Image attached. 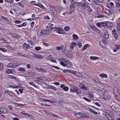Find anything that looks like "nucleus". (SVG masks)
I'll return each instance as SVG.
<instances>
[{"label":"nucleus","instance_id":"f257e3e1","mask_svg":"<svg viewBox=\"0 0 120 120\" xmlns=\"http://www.w3.org/2000/svg\"><path fill=\"white\" fill-rule=\"evenodd\" d=\"M53 26V25L51 23H49L48 24V27L50 28V29H45L42 31L40 33H38V35L42 37H44V35H45L51 33V30L52 29H56V27H52Z\"/></svg>","mask_w":120,"mask_h":120},{"label":"nucleus","instance_id":"f03ea898","mask_svg":"<svg viewBox=\"0 0 120 120\" xmlns=\"http://www.w3.org/2000/svg\"><path fill=\"white\" fill-rule=\"evenodd\" d=\"M96 25L98 27L101 28L106 26V24L105 22H98L96 23Z\"/></svg>","mask_w":120,"mask_h":120},{"label":"nucleus","instance_id":"7ed1b4c3","mask_svg":"<svg viewBox=\"0 0 120 120\" xmlns=\"http://www.w3.org/2000/svg\"><path fill=\"white\" fill-rule=\"evenodd\" d=\"M75 116L78 118L86 117V115L81 113L76 112L75 113Z\"/></svg>","mask_w":120,"mask_h":120},{"label":"nucleus","instance_id":"20e7f679","mask_svg":"<svg viewBox=\"0 0 120 120\" xmlns=\"http://www.w3.org/2000/svg\"><path fill=\"white\" fill-rule=\"evenodd\" d=\"M73 88L74 89L75 92L76 93L79 94L81 93V90L80 89L78 88L77 86L75 85H73Z\"/></svg>","mask_w":120,"mask_h":120},{"label":"nucleus","instance_id":"39448f33","mask_svg":"<svg viewBox=\"0 0 120 120\" xmlns=\"http://www.w3.org/2000/svg\"><path fill=\"white\" fill-rule=\"evenodd\" d=\"M56 29L57 30V32L58 33L63 34H65L66 33L65 32L62 28L56 27Z\"/></svg>","mask_w":120,"mask_h":120},{"label":"nucleus","instance_id":"423d86ee","mask_svg":"<svg viewBox=\"0 0 120 120\" xmlns=\"http://www.w3.org/2000/svg\"><path fill=\"white\" fill-rule=\"evenodd\" d=\"M105 38H103L102 40L100 41V44L101 46L104 48H105L106 46V42L105 40Z\"/></svg>","mask_w":120,"mask_h":120},{"label":"nucleus","instance_id":"0eeeda50","mask_svg":"<svg viewBox=\"0 0 120 120\" xmlns=\"http://www.w3.org/2000/svg\"><path fill=\"white\" fill-rule=\"evenodd\" d=\"M7 112V110L5 108L1 107L0 108V112L2 113H6Z\"/></svg>","mask_w":120,"mask_h":120},{"label":"nucleus","instance_id":"6e6552de","mask_svg":"<svg viewBox=\"0 0 120 120\" xmlns=\"http://www.w3.org/2000/svg\"><path fill=\"white\" fill-rule=\"evenodd\" d=\"M120 92L119 89L117 87H115L113 88V92L114 94H119Z\"/></svg>","mask_w":120,"mask_h":120},{"label":"nucleus","instance_id":"1a4fd4ad","mask_svg":"<svg viewBox=\"0 0 120 120\" xmlns=\"http://www.w3.org/2000/svg\"><path fill=\"white\" fill-rule=\"evenodd\" d=\"M71 12L68 13V12L66 11L63 13H61L60 14V16L62 17H64L68 16L69 14Z\"/></svg>","mask_w":120,"mask_h":120},{"label":"nucleus","instance_id":"9d476101","mask_svg":"<svg viewBox=\"0 0 120 120\" xmlns=\"http://www.w3.org/2000/svg\"><path fill=\"white\" fill-rule=\"evenodd\" d=\"M77 43H76V42H74L71 43L70 46V49L71 50H73L74 47H75L76 45H77Z\"/></svg>","mask_w":120,"mask_h":120},{"label":"nucleus","instance_id":"9b49d317","mask_svg":"<svg viewBox=\"0 0 120 120\" xmlns=\"http://www.w3.org/2000/svg\"><path fill=\"white\" fill-rule=\"evenodd\" d=\"M117 27V31L119 33H120V22H117L116 23Z\"/></svg>","mask_w":120,"mask_h":120},{"label":"nucleus","instance_id":"f8f14e48","mask_svg":"<svg viewBox=\"0 0 120 120\" xmlns=\"http://www.w3.org/2000/svg\"><path fill=\"white\" fill-rule=\"evenodd\" d=\"M70 11L71 12H72L75 10V8L74 5L73 4L71 5L69 8Z\"/></svg>","mask_w":120,"mask_h":120},{"label":"nucleus","instance_id":"ddd939ff","mask_svg":"<svg viewBox=\"0 0 120 120\" xmlns=\"http://www.w3.org/2000/svg\"><path fill=\"white\" fill-rule=\"evenodd\" d=\"M29 45L26 43H24L23 45V48L25 50H27L29 48Z\"/></svg>","mask_w":120,"mask_h":120},{"label":"nucleus","instance_id":"4468645a","mask_svg":"<svg viewBox=\"0 0 120 120\" xmlns=\"http://www.w3.org/2000/svg\"><path fill=\"white\" fill-rule=\"evenodd\" d=\"M7 72L8 74L13 73L15 72V70L13 69H8L7 70Z\"/></svg>","mask_w":120,"mask_h":120},{"label":"nucleus","instance_id":"2eb2a0df","mask_svg":"<svg viewBox=\"0 0 120 120\" xmlns=\"http://www.w3.org/2000/svg\"><path fill=\"white\" fill-rule=\"evenodd\" d=\"M79 86L80 88L82 90H86L87 89V87H85V85L83 84H80L79 85Z\"/></svg>","mask_w":120,"mask_h":120},{"label":"nucleus","instance_id":"dca6fc26","mask_svg":"<svg viewBox=\"0 0 120 120\" xmlns=\"http://www.w3.org/2000/svg\"><path fill=\"white\" fill-rule=\"evenodd\" d=\"M105 13L109 15H111L112 14V13L110 10L107 9H105Z\"/></svg>","mask_w":120,"mask_h":120},{"label":"nucleus","instance_id":"f3484780","mask_svg":"<svg viewBox=\"0 0 120 120\" xmlns=\"http://www.w3.org/2000/svg\"><path fill=\"white\" fill-rule=\"evenodd\" d=\"M60 64L61 65H62L64 67H67V66L68 67L69 65H68V64H69L70 66L71 65L70 64H69L68 63H67H67H66V64H65L64 62L62 61L60 62Z\"/></svg>","mask_w":120,"mask_h":120},{"label":"nucleus","instance_id":"a211bd4d","mask_svg":"<svg viewBox=\"0 0 120 120\" xmlns=\"http://www.w3.org/2000/svg\"><path fill=\"white\" fill-rule=\"evenodd\" d=\"M112 33L114 38H117L119 36L117 34L115 30H113L112 31Z\"/></svg>","mask_w":120,"mask_h":120},{"label":"nucleus","instance_id":"6ab92c4d","mask_svg":"<svg viewBox=\"0 0 120 120\" xmlns=\"http://www.w3.org/2000/svg\"><path fill=\"white\" fill-rule=\"evenodd\" d=\"M103 98L107 100H109L111 98V97L110 96L107 95H104L103 96Z\"/></svg>","mask_w":120,"mask_h":120},{"label":"nucleus","instance_id":"aec40b11","mask_svg":"<svg viewBox=\"0 0 120 120\" xmlns=\"http://www.w3.org/2000/svg\"><path fill=\"white\" fill-rule=\"evenodd\" d=\"M106 24V25L108 27H109H109H111L113 26L112 24L110 22H108Z\"/></svg>","mask_w":120,"mask_h":120},{"label":"nucleus","instance_id":"412c9836","mask_svg":"<svg viewBox=\"0 0 120 120\" xmlns=\"http://www.w3.org/2000/svg\"><path fill=\"white\" fill-rule=\"evenodd\" d=\"M116 3V7L118 8H120V0L117 1Z\"/></svg>","mask_w":120,"mask_h":120},{"label":"nucleus","instance_id":"4be33fe9","mask_svg":"<svg viewBox=\"0 0 120 120\" xmlns=\"http://www.w3.org/2000/svg\"><path fill=\"white\" fill-rule=\"evenodd\" d=\"M82 6V8L83 9H85L86 8V9L88 7L89 5L87 3H85L83 4Z\"/></svg>","mask_w":120,"mask_h":120},{"label":"nucleus","instance_id":"5701e85b","mask_svg":"<svg viewBox=\"0 0 120 120\" xmlns=\"http://www.w3.org/2000/svg\"><path fill=\"white\" fill-rule=\"evenodd\" d=\"M104 38H109V34L108 32H105L103 35Z\"/></svg>","mask_w":120,"mask_h":120},{"label":"nucleus","instance_id":"b1692460","mask_svg":"<svg viewBox=\"0 0 120 120\" xmlns=\"http://www.w3.org/2000/svg\"><path fill=\"white\" fill-rule=\"evenodd\" d=\"M99 76L103 78H106L108 77L107 75L105 74H101Z\"/></svg>","mask_w":120,"mask_h":120},{"label":"nucleus","instance_id":"393cba45","mask_svg":"<svg viewBox=\"0 0 120 120\" xmlns=\"http://www.w3.org/2000/svg\"><path fill=\"white\" fill-rule=\"evenodd\" d=\"M90 58L91 60H98L99 58L98 57L93 56H91Z\"/></svg>","mask_w":120,"mask_h":120},{"label":"nucleus","instance_id":"a878e982","mask_svg":"<svg viewBox=\"0 0 120 120\" xmlns=\"http://www.w3.org/2000/svg\"><path fill=\"white\" fill-rule=\"evenodd\" d=\"M7 92L8 94L10 96L12 97H14V95L13 94V93H12L11 91H7Z\"/></svg>","mask_w":120,"mask_h":120},{"label":"nucleus","instance_id":"bb28decb","mask_svg":"<svg viewBox=\"0 0 120 120\" xmlns=\"http://www.w3.org/2000/svg\"><path fill=\"white\" fill-rule=\"evenodd\" d=\"M89 110L91 111L92 112H93L95 114H97L98 113L96 112V111L90 108H89Z\"/></svg>","mask_w":120,"mask_h":120},{"label":"nucleus","instance_id":"cd10ccee","mask_svg":"<svg viewBox=\"0 0 120 120\" xmlns=\"http://www.w3.org/2000/svg\"><path fill=\"white\" fill-rule=\"evenodd\" d=\"M30 84L33 86H34V87L36 88H38V86L36 85H35L33 82L32 81L30 82Z\"/></svg>","mask_w":120,"mask_h":120},{"label":"nucleus","instance_id":"c85d7f7f","mask_svg":"<svg viewBox=\"0 0 120 120\" xmlns=\"http://www.w3.org/2000/svg\"><path fill=\"white\" fill-rule=\"evenodd\" d=\"M92 28L94 30L96 31H98L99 30L97 28L94 26H92Z\"/></svg>","mask_w":120,"mask_h":120},{"label":"nucleus","instance_id":"c756f323","mask_svg":"<svg viewBox=\"0 0 120 120\" xmlns=\"http://www.w3.org/2000/svg\"><path fill=\"white\" fill-rule=\"evenodd\" d=\"M18 4L22 8H23L24 7V5L22 3H21L20 2H19L18 3Z\"/></svg>","mask_w":120,"mask_h":120},{"label":"nucleus","instance_id":"7c9ffc66","mask_svg":"<svg viewBox=\"0 0 120 120\" xmlns=\"http://www.w3.org/2000/svg\"><path fill=\"white\" fill-rule=\"evenodd\" d=\"M11 68H15L17 66L16 64H13L11 63Z\"/></svg>","mask_w":120,"mask_h":120},{"label":"nucleus","instance_id":"2f4dec72","mask_svg":"<svg viewBox=\"0 0 120 120\" xmlns=\"http://www.w3.org/2000/svg\"><path fill=\"white\" fill-rule=\"evenodd\" d=\"M76 43H77V45H78V46L79 48L81 47L82 46V44L80 42H79L78 43L76 42Z\"/></svg>","mask_w":120,"mask_h":120},{"label":"nucleus","instance_id":"473e14b6","mask_svg":"<svg viewBox=\"0 0 120 120\" xmlns=\"http://www.w3.org/2000/svg\"><path fill=\"white\" fill-rule=\"evenodd\" d=\"M49 9L50 10L52 11H54L55 10V8L53 6L50 7Z\"/></svg>","mask_w":120,"mask_h":120},{"label":"nucleus","instance_id":"72a5a7b5","mask_svg":"<svg viewBox=\"0 0 120 120\" xmlns=\"http://www.w3.org/2000/svg\"><path fill=\"white\" fill-rule=\"evenodd\" d=\"M83 98L85 100L87 101L88 102H91L90 100L89 99L86 98L85 97H83Z\"/></svg>","mask_w":120,"mask_h":120},{"label":"nucleus","instance_id":"f704fd0d","mask_svg":"<svg viewBox=\"0 0 120 120\" xmlns=\"http://www.w3.org/2000/svg\"><path fill=\"white\" fill-rule=\"evenodd\" d=\"M41 49L40 47L37 46L35 48V49L36 51H39Z\"/></svg>","mask_w":120,"mask_h":120},{"label":"nucleus","instance_id":"c9c22d12","mask_svg":"<svg viewBox=\"0 0 120 120\" xmlns=\"http://www.w3.org/2000/svg\"><path fill=\"white\" fill-rule=\"evenodd\" d=\"M86 10L90 12H91L93 11L92 9L91 8L90 6H89L88 7L86 8Z\"/></svg>","mask_w":120,"mask_h":120},{"label":"nucleus","instance_id":"e433bc0d","mask_svg":"<svg viewBox=\"0 0 120 120\" xmlns=\"http://www.w3.org/2000/svg\"><path fill=\"white\" fill-rule=\"evenodd\" d=\"M70 28L69 26H66L64 28L65 30L66 31H68L70 29Z\"/></svg>","mask_w":120,"mask_h":120},{"label":"nucleus","instance_id":"4c0bfd02","mask_svg":"<svg viewBox=\"0 0 120 120\" xmlns=\"http://www.w3.org/2000/svg\"><path fill=\"white\" fill-rule=\"evenodd\" d=\"M89 97L90 98H93L94 97L93 94L92 93H89Z\"/></svg>","mask_w":120,"mask_h":120},{"label":"nucleus","instance_id":"58836bf2","mask_svg":"<svg viewBox=\"0 0 120 120\" xmlns=\"http://www.w3.org/2000/svg\"><path fill=\"white\" fill-rule=\"evenodd\" d=\"M18 70L20 71H25V70L22 68H21L18 69Z\"/></svg>","mask_w":120,"mask_h":120},{"label":"nucleus","instance_id":"ea45409f","mask_svg":"<svg viewBox=\"0 0 120 120\" xmlns=\"http://www.w3.org/2000/svg\"><path fill=\"white\" fill-rule=\"evenodd\" d=\"M50 88L51 89L53 90H57L56 88L55 87H54L52 86H49Z\"/></svg>","mask_w":120,"mask_h":120},{"label":"nucleus","instance_id":"a19ab883","mask_svg":"<svg viewBox=\"0 0 120 120\" xmlns=\"http://www.w3.org/2000/svg\"><path fill=\"white\" fill-rule=\"evenodd\" d=\"M93 3L94 4L97 5H98L99 4V2L96 1H94L93 2Z\"/></svg>","mask_w":120,"mask_h":120},{"label":"nucleus","instance_id":"79ce46f5","mask_svg":"<svg viewBox=\"0 0 120 120\" xmlns=\"http://www.w3.org/2000/svg\"><path fill=\"white\" fill-rule=\"evenodd\" d=\"M33 57L34 58H37L38 55L35 53H33Z\"/></svg>","mask_w":120,"mask_h":120},{"label":"nucleus","instance_id":"37998d69","mask_svg":"<svg viewBox=\"0 0 120 120\" xmlns=\"http://www.w3.org/2000/svg\"><path fill=\"white\" fill-rule=\"evenodd\" d=\"M0 50L4 52H7V50L4 48H1Z\"/></svg>","mask_w":120,"mask_h":120},{"label":"nucleus","instance_id":"c03bdc74","mask_svg":"<svg viewBox=\"0 0 120 120\" xmlns=\"http://www.w3.org/2000/svg\"><path fill=\"white\" fill-rule=\"evenodd\" d=\"M43 19H46L48 20H49L50 19V18L48 16H44L43 17Z\"/></svg>","mask_w":120,"mask_h":120},{"label":"nucleus","instance_id":"a18cd8bd","mask_svg":"<svg viewBox=\"0 0 120 120\" xmlns=\"http://www.w3.org/2000/svg\"><path fill=\"white\" fill-rule=\"evenodd\" d=\"M63 89L65 91H68V90L69 88L67 86H65V87Z\"/></svg>","mask_w":120,"mask_h":120},{"label":"nucleus","instance_id":"49530a36","mask_svg":"<svg viewBox=\"0 0 120 120\" xmlns=\"http://www.w3.org/2000/svg\"><path fill=\"white\" fill-rule=\"evenodd\" d=\"M94 103L96 105L98 106V107H100L101 106V105L98 102H95Z\"/></svg>","mask_w":120,"mask_h":120},{"label":"nucleus","instance_id":"de8ad7c7","mask_svg":"<svg viewBox=\"0 0 120 120\" xmlns=\"http://www.w3.org/2000/svg\"><path fill=\"white\" fill-rule=\"evenodd\" d=\"M60 70H63V72L64 73H67V72H68L69 71V70H63L62 69H60Z\"/></svg>","mask_w":120,"mask_h":120},{"label":"nucleus","instance_id":"09e8293b","mask_svg":"<svg viewBox=\"0 0 120 120\" xmlns=\"http://www.w3.org/2000/svg\"><path fill=\"white\" fill-rule=\"evenodd\" d=\"M3 65L2 63H0V70L2 69L3 68Z\"/></svg>","mask_w":120,"mask_h":120},{"label":"nucleus","instance_id":"8fccbe9b","mask_svg":"<svg viewBox=\"0 0 120 120\" xmlns=\"http://www.w3.org/2000/svg\"><path fill=\"white\" fill-rule=\"evenodd\" d=\"M108 118L109 120H114L113 118L110 116L109 117H108Z\"/></svg>","mask_w":120,"mask_h":120},{"label":"nucleus","instance_id":"3c124183","mask_svg":"<svg viewBox=\"0 0 120 120\" xmlns=\"http://www.w3.org/2000/svg\"><path fill=\"white\" fill-rule=\"evenodd\" d=\"M43 56L42 55H38L37 58H43Z\"/></svg>","mask_w":120,"mask_h":120},{"label":"nucleus","instance_id":"603ef678","mask_svg":"<svg viewBox=\"0 0 120 120\" xmlns=\"http://www.w3.org/2000/svg\"><path fill=\"white\" fill-rule=\"evenodd\" d=\"M51 61L52 62L54 63H55L56 61V60L54 58H51Z\"/></svg>","mask_w":120,"mask_h":120},{"label":"nucleus","instance_id":"864d4df0","mask_svg":"<svg viewBox=\"0 0 120 120\" xmlns=\"http://www.w3.org/2000/svg\"><path fill=\"white\" fill-rule=\"evenodd\" d=\"M14 22L16 23H20L21 21L19 20H16Z\"/></svg>","mask_w":120,"mask_h":120},{"label":"nucleus","instance_id":"5fc2aeb1","mask_svg":"<svg viewBox=\"0 0 120 120\" xmlns=\"http://www.w3.org/2000/svg\"><path fill=\"white\" fill-rule=\"evenodd\" d=\"M40 5H41V8H44L45 9H46V10H45V11L47 10V9L46 8L44 7V6L42 5L41 4H40Z\"/></svg>","mask_w":120,"mask_h":120},{"label":"nucleus","instance_id":"6e6d98bb","mask_svg":"<svg viewBox=\"0 0 120 120\" xmlns=\"http://www.w3.org/2000/svg\"><path fill=\"white\" fill-rule=\"evenodd\" d=\"M41 100L43 101H46V99L44 98H41Z\"/></svg>","mask_w":120,"mask_h":120},{"label":"nucleus","instance_id":"4d7b16f0","mask_svg":"<svg viewBox=\"0 0 120 120\" xmlns=\"http://www.w3.org/2000/svg\"><path fill=\"white\" fill-rule=\"evenodd\" d=\"M89 45L86 44L85 45L84 47L85 48V49H87V47Z\"/></svg>","mask_w":120,"mask_h":120},{"label":"nucleus","instance_id":"13d9d810","mask_svg":"<svg viewBox=\"0 0 120 120\" xmlns=\"http://www.w3.org/2000/svg\"><path fill=\"white\" fill-rule=\"evenodd\" d=\"M11 63L7 65V67L8 68H11Z\"/></svg>","mask_w":120,"mask_h":120},{"label":"nucleus","instance_id":"bf43d9fd","mask_svg":"<svg viewBox=\"0 0 120 120\" xmlns=\"http://www.w3.org/2000/svg\"><path fill=\"white\" fill-rule=\"evenodd\" d=\"M42 44H43L45 46H49L48 45V44L46 43H42Z\"/></svg>","mask_w":120,"mask_h":120},{"label":"nucleus","instance_id":"052dcab7","mask_svg":"<svg viewBox=\"0 0 120 120\" xmlns=\"http://www.w3.org/2000/svg\"><path fill=\"white\" fill-rule=\"evenodd\" d=\"M10 77L11 78L13 79H16V78L15 77L13 76L12 75H10Z\"/></svg>","mask_w":120,"mask_h":120},{"label":"nucleus","instance_id":"680f3d73","mask_svg":"<svg viewBox=\"0 0 120 120\" xmlns=\"http://www.w3.org/2000/svg\"><path fill=\"white\" fill-rule=\"evenodd\" d=\"M26 66L28 68H29L30 67L31 65L30 64H27L26 65Z\"/></svg>","mask_w":120,"mask_h":120},{"label":"nucleus","instance_id":"e2e57ef3","mask_svg":"<svg viewBox=\"0 0 120 120\" xmlns=\"http://www.w3.org/2000/svg\"><path fill=\"white\" fill-rule=\"evenodd\" d=\"M116 48H117V49H120V45H116Z\"/></svg>","mask_w":120,"mask_h":120},{"label":"nucleus","instance_id":"0e129e2a","mask_svg":"<svg viewBox=\"0 0 120 120\" xmlns=\"http://www.w3.org/2000/svg\"><path fill=\"white\" fill-rule=\"evenodd\" d=\"M54 84L56 85H59V83L58 82H54Z\"/></svg>","mask_w":120,"mask_h":120},{"label":"nucleus","instance_id":"69168bd1","mask_svg":"<svg viewBox=\"0 0 120 120\" xmlns=\"http://www.w3.org/2000/svg\"><path fill=\"white\" fill-rule=\"evenodd\" d=\"M78 36L75 34H74L73 35V38H78Z\"/></svg>","mask_w":120,"mask_h":120},{"label":"nucleus","instance_id":"338daca9","mask_svg":"<svg viewBox=\"0 0 120 120\" xmlns=\"http://www.w3.org/2000/svg\"><path fill=\"white\" fill-rule=\"evenodd\" d=\"M26 23L25 22H24L23 23L22 25V26H25L26 25Z\"/></svg>","mask_w":120,"mask_h":120},{"label":"nucleus","instance_id":"774afa93","mask_svg":"<svg viewBox=\"0 0 120 120\" xmlns=\"http://www.w3.org/2000/svg\"><path fill=\"white\" fill-rule=\"evenodd\" d=\"M34 24V22H32L30 23V25L31 26H33Z\"/></svg>","mask_w":120,"mask_h":120}]
</instances>
